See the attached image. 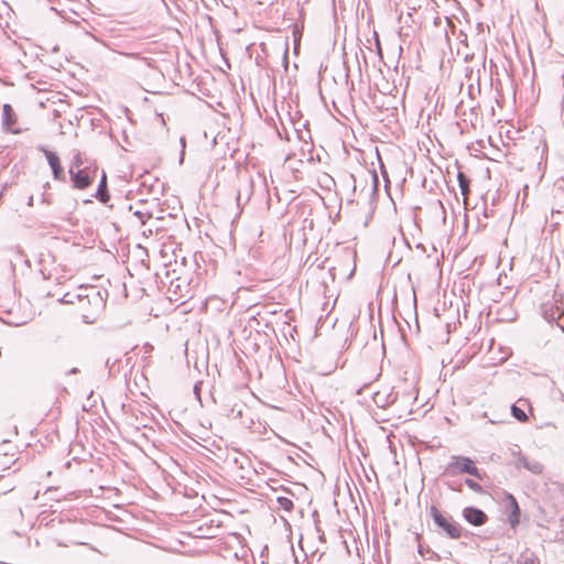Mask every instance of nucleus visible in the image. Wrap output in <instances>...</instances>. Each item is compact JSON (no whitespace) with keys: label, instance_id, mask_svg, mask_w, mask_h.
Wrapping results in <instances>:
<instances>
[{"label":"nucleus","instance_id":"obj_13","mask_svg":"<svg viewBox=\"0 0 564 564\" xmlns=\"http://www.w3.org/2000/svg\"><path fill=\"white\" fill-rule=\"evenodd\" d=\"M84 166H87V165L85 164V161H84L83 154H82L79 151H77V152L74 154L73 159H72V162H70V164H69V169H68V171H76V170H80V169H83Z\"/></svg>","mask_w":564,"mask_h":564},{"label":"nucleus","instance_id":"obj_1","mask_svg":"<svg viewBox=\"0 0 564 564\" xmlns=\"http://www.w3.org/2000/svg\"><path fill=\"white\" fill-rule=\"evenodd\" d=\"M107 292L97 286H78L77 305L82 321L86 324H93L97 321L106 307Z\"/></svg>","mask_w":564,"mask_h":564},{"label":"nucleus","instance_id":"obj_14","mask_svg":"<svg viewBox=\"0 0 564 564\" xmlns=\"http://www.w3.org/2000/svg\"><path fill=\"white\" fill-rule=\"evenodd\" d=\"M457 178L460 192L466 198L469 194V178L462 172L458 173Z\"/></svg>","mask_w":564,"mask_h":564},{"label":"nucleus","instance_id":"obj_10","mask_svg":"<svg viewBox=\"0 0 564 564\" xmlns=\"http://www.w3.org/2000/svg\"><path fill=\"white\" fill-rule=\"evenodd\" d=\"M542 317L550 324L558 323L557 321L561 318L563 312H561L560 307L553 303H545L541 306Z\"/></svg>","mask_w":564,"mask_h":564},{"label":"nucleus","instance_id":"obj_2","mask_svg":"<svg viewBox=\"0 0 564 564\" xmlns=\"http://www.w3.org/2000/svg\"><path fill=\"white\" fill-rule=\"evenodd\" d=\"M445 474L448 476H456L458 474H468L478 479H482V474L476 467L473 459L466 456L453 455L449 463L445 468Z\"/></svg>","mask_w":564,"mask_h":564},{"label":"nucleus","instance_id":"obj_24","mask_svg":"<svg viewBox=\"0 0 564 564\" xmlns=\"http://www.w3.org/2000/svg\"><path fill=\"white\" fill-rule=\"evenodd\" d=\"M557 326H558L562 330H564V324L562 325V324L557 323Z\"/></svg>","mask_w":564,"mask_h":564},{"label":"nucleus","instance_id":"obj_20","mask_svg":"<svg viewBox=\"0 0 564 564\" xmlns=\"http://www.w3.org/2000/svg\"><path fill=\"white\" fill-rule=\"evenodd\" d=\"M522 564H536V560L532 556H525Z\"/></svg>","mask_w":564,"mask_h":564},{"label":"nucleus","instance_id":"obj_26","mask_svg":"<svg viewBox=\"0 0 564 564\" xmlns=\"http://www.w3.org/2000/svg\"><path fill=\"white\" fill-rule=\"evenodd\" d=\"M562 79H563V85H564V73H563V75H562Z\"/></svg>","mask_w":564,"mask_h":564},{"label":"nucleus","instance_id":"obj_18","mask_svg":"<svg viewBox=\"0 0 564 564\" xmlns=\"http://www.w3.org/2000/svg\"><path fill=\"white\" fill-rule=\"evenodd\" d=\"M278 503L279 506L286 510V511H291L293 509V502L291 499L286 498V497H279L278 498Z\"/></svg>","mask_w":564,"mask_h":564},{"label":"nucleus","instance_id":"obj_7","mask_svg":"<svg viewBox=\"0 0 564 564\" xmlns=\"http://www.w3.org/2000/svg\"><path fill=\"white\" fill-rule=\"evenodd\" d=\"M512 455L517 457L514 462L516 468H525L532 474L540 475L543 473L544 466L535 459H530L529 457L522 455L520 452H512Z\"/></svg>","mask_w":564,"mask_h":564},{"label":"nucleus","instance_id":"obj_22","mask_svg":"<svg viewBox=\"0 0 564 564\" xmlns=\"http://www.w3.org/2000/svg\"><path fill=\"white\" fill-rule=\"evenodd\" d=\"M134 215H135V216H138V217L140 218V220H141V223H142V224H144V223H145V220H144V218H143V214H141L140 212H137Z\"/></svg>","mask_w":564,"mask_h":564},{"label":"nucleus","instance_id":"obj_16","mask_svg":"<svg viewBox=\"0 0 564 564\" xmlns=\"http://www.w3.org/2000/svg\"><path fill=\"white\" fill-rule=\"evenodd\" d=\"M511 414L520 422H525L528 420V415L525 414V412L514 404L511 406Z\"/></svg>","mask_w":564,"mask_h":564},{"label":"nucleus","instance_id":"obj_5","mask_svg":"<svg viewBox=\"0 0 564 564\" xmlns=\"http://www.w3.org/2000/svg\"><path fill=\"white\" fill-rule=\"evenodd\" d=\"M18 115L13 110L12 106L4 104L2 108L1 124L4 131L19 134L21 129L17 128Z\"/></svg>","mask_w":564,"mask_h":564},{"label":"nucleus","instance_id":"obj_3","mask_svg":"<svg viewBox=\"0 0 564 564\" xmlns=\"http://www.w3.org/2000/svg\"><path fill=\"white\" fill-rule=\"evenodd\" d=\"M73 187L76 189H86L97 176V166H84L80 170L68 171Z\"/></svg>","mask_w":564,"mask_h":564},{"label":"nucleus","instance_id":"obj_25","mask_svg":"<svg viewBox=\"0 0 564 564\" xmlns=\"http://www.w3.org/2000/svg\"><path fill=\"white\" fill-rule=\"evenodd\" d=\"M377 46H378V50L380 51V42H379V40H377Z\"/></svg>","mask_w":564,"mask_h":564},{"label":"nucleus","instance_id":"obj_19","mask_svg":"<svg viewBox=\"0 0 564 564\" xmlns=\"http://www.w3.org/2000/svg\"><path fill=\"white\" fill-rule=\"evenodd\" d=\"M465 484L473 491H475V492H482V487L478 482H476L475 480L467 478L465 480Z\"/></svg>","mask_w":564,"mask_h":564},{"label":"nucleus","instance_id":"obj_12","mask_svg":"<svg viewBox=\"0 0 564 564\" xmlns=\"http://www.w3.org/2000/svg\"><path fill=\"white\" fill-rule=\"evenodd\" d=\"M510 501L512 506V512L509 516V522L511 527H516L519 523L520 510L516 499L512 496H510Z\"/></svg>","mask_w":564,"mask_h":564},{"label":"nucleus","instance_id":"obj_8","mask_svg":"<svg viewBox=\"0 0 564 564\" xmlns=\"http://www.w3.org/2000/svg\"><path fill=\"white\" fill-rule=\"evenodd\" d=\"M463 516L467 522L477 527L485 524L488 520L487 514L482 510L475 507L465 508Z\"/></svg>","mask_w":564,"mask_h":564},{"label":"nucleus","instance_id":"obj_15","mask_svg":"<svg viewBox=\"0 0 564 564\" xmlns=\"http://www.w3.org/2000/svg\"><path fill=\"white\" fill-rule=\"evenodd\" d=\"M397 397L395 395H392V394H389L387 397V400H383V397L380 392L376 393L375 395V402L378 406H381V408H384L387 406L388 404L390 403H393L395 401Z\"/></svg>","mask_w":564,"mask_h":564},{"label":"nucleus","instance_id":"obj_17","mask_svg":"<svg viewBox=\"0 0 564 564\" xmlns=\"http://www.w3.org/2000/svg\"><path fill=\"white\" fill-rule=\"evenodd\" d=\"M78 289L75 292H67L63 295L61 302L66 304H77Z\"/></svg>","mask_w":564,"mask_h":564},{"label":"nucleus","instance_id":"obj_9","mask_svg":"<svg viewBox=\"0 0 564 564\" xmlns=\"http://www.w3.org/2000/svg\"><path fill=\"white\" fill-rule=\"evenodd\" d=\"M252 187L253 183L250 178L240 182L236 196L237 205L239 207L246 205L250 200L252 195Z\"/></svg>","mask_w":564,"mask_h":564},{"label":"nucleus","instance_id":"obj_23","mask_svg":"<svg viewBox=\"0 0 564 564\" xmlns=\"http://www.w3.org/2000/svg\"><path fill=\"white\" fill-rule=\"evenodd\" d=\"M77 371H78V369H77V368H73V369L69 371V373H76Z\"/></svg>","mask_w":564,"mask_h":564},{"label":"nucleus","instance_id":"obj_4","mask_svg":"<svg viewBox=\"0 0 564 564\" xmlns=\"http://www.w3.org/2000/svg\"><path fill=\"white\" fill-rule=\"evenodd\" d=\"M431 514L433 517L434 522L440 528H442L448 534L449 538L459 539L462 536V527L458 523L445 518L436 507H431Z\"/></svg>","mask_w":564,"mask_h":564},{"label":"nucleus","instance_id":"obj_11","mask_svg":"<svg viewBox=\"0 0 564 564\" xmlns=\"http://www.w3.org/2000/svg\"><path fill=\"white\" fill-rule=\"evenodd\" d=\"M96 197L101 203H107L108 199H109V195H108V192H107V176H106L105 172H102L101 180H100V183L98 185L97 193H96Z\"/></svg>","mask_w":564,"mask_h":564},{"label":"nucleus","instance_id":"obj_21","mask_svg":"<svg viewBox=\"0 0 564 564\" xmlns=\"http://www.w3.org/2000/svg\"><path fill=\"white\" fill-rule=\"evenodd\" d=\"M123 55L129 56V57H133V58H140L138 53H128V54L124 53Z\"/></svg>","mask_w":564,"mask_h":564},{"label":"nucleus","instance_id":"obj_6","mask_svg":"<svg viewBox=\"0 0 564 564\" xmlns=\"http://www.w3.org/2000/svg\"><path fill=\"white\" fill-rule=\"evenodd\" d=\"M39 150L42 151L46 156L47 162L52 169L54 180L66 182V174L61 165L59 158L54 152L45 149L44 147H39Z\"/></svg>","mask_w":564,"mask_h":564}]
</instances>
